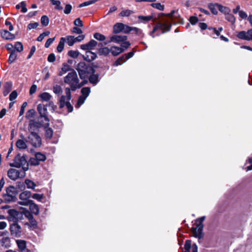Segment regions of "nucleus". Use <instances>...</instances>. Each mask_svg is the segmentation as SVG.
<instances>
[{"label": "nucleus", "mask_w": 252, "mask_h": 252, "mask_svg": "<svg viewBox=\"0 0 252 252\" xmlns=\"http://www.w3.org/2000/svg\"><path fill=\"white\" fill-rule=\"evenodd\" d=\"M51 2L53 5H55V8L57 9H62V7L60 6L61 2L59 0H50Z\"/></svg>", "instance_id": "obj_57"}, {"label": "nucleus", "mask_w": 252, "mask_h": 252, "mask_svg": "<svg viewBox=\"0 0 252 252\" xmlns=\"http://www.w3.org/2000/svg\"><path fill=\"white\" fill-rule=\"evenodd\" d=\"M99 67L94 65L93 63H86L84 62H80L77 65L76 69L81 79H88L91 73H95L96 69Z\"/></svg>", "instance_id": "obj_1"}, {"label": "nucleus", "mask_w": 252, "mask_h": 252, "mask_svg": "<svg viewBox=\"0 0 252 252\" xmlns=\"http://www.w3.org/2000/svg\"><path fill=\"white\" fill-rule=\"evenodd\" d=\"M191 247V241L190 240H187L184 245L185 251L184 252H190Z\"/></svg>", "instance_id": "obj_40"}, {"label": "nucleus", "mask_w": 252, "mask_h": 252, "mask_svg": "<svg viewBox=\"0 0 252 252\" xmlns=\"http://www.w3.org/2000/svg\"><path fill=\"white\" fill-rule=\"evenodd\" d=\"M39 97L42 101L48 102L51 99V95L47 92H44L39 95Z\"/></svg>", "instance_id": "obj_26"}, {"label": "nucleus", "mask_w": 252, "mask_h": 252, "mask_svg": "<svg viewBox=\"0 0 252 252\" xmlns=\"http://www.w3.org/2000/svg\"><path fill=\"white\" fill-rule=\"evenodd\" d=\"M158 30V28L157 27V25L153 27V30L150 32V35L153 37L155 38L156 36H159L161 35V33L159 32H157L156 35L154 33Z\"/></svg>", "instance_id": "obj_49"}, {"label": "nucleus", "mask_w": 252, "mask_h": 252, "mask_svg": "<svg viewBox=\"0 0 252 252\" xmlns=\"http://www.w3.org/2000/svg\"><path fill=\"white\" fill-rule=\"evenodd\" d=\"M153 18H154V16L152 15H150V16H143V15H139L138 17V18L139 20H143V21H145L146 22H148V21L152 20L153 19Z\"/></svg>", "instance_id": "obj_54"}, {"label": "nucleus", "mask_w": 252, "mask_h": 252, "mask_svg": "<svg viewBox=\"0 0 252 252\" xmlns=\"http://www.w3.org/2000/svg\"><path fill=\"white\" fill-rule=\"evenodd\" d=\"M63 85V83L61 82V85L56 84L53 87V92L55 94H59L62 92V89L61 87V85Z\"/></svg>", "instance_id": "obj_43"}, {"label": "nucleus", "mask_w": 252, "mask_h": 252, "mask_svg": "<svg viewBox=\"0 0 252 252\" xmlns=\"http://www.w3.org/2000/svg\"><path fill=\"white\" fill-rule=\"evenodd\" d=\"M151 6L155 8H156L158 10L163 11L164 9V5L163 4H161L160 3H152L151 4Z\"/></svg>", "instance_id": "obj_47"}, {"label": "nucleus", "mask_w": 252, "mask_h": 252, "mask_svg": "<svg viewBox=\"0 0 252 252\" xmlns=\"http://www.w3.org/2000/svg\"><path fill=\"white\" fill-rule=\"evenodd\" d=\"M125 27V25L124 24L122 23H117L113 26V32L117 34L121 32H123Z\"/></svg>", "instance_id": "obj_20"}, {"label": "nucleus", "mask_w": 252, "mask_h": 252, "mask_svg": "<svg viewBox=\"0 0 252 252\" xmlns=\"http://www.w3.org/2000/svg\"><path fill=\"white\" fill-rule=\"evenodd\" d=\"M99 71L96 70L95 73H91L88 77L89 82L93 85H96L99 81V76H100Z\"/></svg>", "instance_id": "obj_14"}, {"label": "nucleus", "mask_w": 252, "mask_h": 252, "mask_svg": "<svg viewBox=\"0 0 252 252\" xmlns=\"http://www.w3.org/2000/svg\"><path fill=\"white\" fill-rule=\"evenodd\" d=\"M17 54L14 50H12L8 58V62L10 64L13 63L17 58Z\"/></svg>", "instance_id": "obj_37"}, {"label": "nucleus", "mask_w": 252, "mask_h": 252, "mask_svg": "<svg viewBox=\"0 0 252 252\" xmlns=\"http://www.w3.org/2000/svg\"><path fill=\"white\" fill-rule=\"evenodd\" d=\"M12 82L11 81L6 82L4 85L3 94L4 96H6L11 91L12 88Z\"/></svg>", "instance_id": "obj_21"}, {"label": "nucleus", "mask_w": 252, "mask_h": 252, "mask_svg": "<svg viewBox=\"0 0 252 252\" xmlns=\"http://www.w3.org/2000/svg\"><path fill=\"white\" fill-rule=\"evenodd\" d=\"M42 125L43 126V124H41L33 120H31L29 123L28 130L31 133H36L35 131Z\"/></svg>", "instance_id": "obj_15"}, {"label": "nucleus", "mask_w": 252, "mask_h": 252, "mask_svg": "<svg viewBox=\"0 0 252 252\" xmlns=\"http://www.w3.org/2000/svg\"><path fill=\"white\" fill-rule=\"evenodd\" d=\"M125 49L117 46H112L111 48V53L114 56H117L121 53L124 52Z\"/></svg>", "instance_id": "obj_23"}, {"label": "nucleus", "mask_w": 252, "mask_h": 252, "mask_svg": "<svg viewBox=\"0 0 252 252\" xmlns=\"http://www.w3.org/2000/svg\"><path fill=\"white\" fill-rule=\"evenodd\" d=\"M67 55L70 57L76 59L79 56V52L77 50H70L68 51Z\"/></svg>", "instance_id": "obj_50"}, {"label": "nucleus", "mask_w": 252, "mask_h": 252, "mask_svg": "<svg viewBox=\"0 0 252 252\" xmlns=\"http://www.w3.org/2000/svg\"><path fill=\"white\" fill-rule=\"evenodd\" d=\"M218 10L221 13H223L225 15L228 14L231 11V9L230 8L227 6H224L220 4H219L218 5Z\"/></svg>", "instance_id": "obj_33"}, {"label": "nucleus", "mask_w": 252, "mask_h": 252, "mask_svg": "<svg viewBox=\"0 0 252 252\" xmlns=\"http://www.w3.org/2000/svg\"><path fill=\"white\" fill-rule=\"evenodd\" d=\"M84 60L91 62L97 58L96 54L91 51H87L85 55L83 56Z\"/></svg>", "instance_id": "obj_17"}, {"label": "nucleus", "mask_w": 252, "mask_h": 252, "mask_svg": "<svg viewBox=\"0 0 252 252\" xmlns=\"http://www.w3.org/2000/svg\"><path fill=\"white\" fill-rule=\"evenodd\" d=\"M27 158V156L26 155L21 156L20 153H18L13 159V162L10 163L9 165L18 168L22 166V170L26 172L29 169V163Z\"/></svg>", "instance_id": "obj_2"}, {"label": "nucleus", "mask_w": 252, "mask_h": 252, "mask_svg": "<svg viewBox=\"0 0 252 252\" xmlns=\"http://www.w3.org/2000/svg\"><path fill=\"white\" fill-rule=\"evenodd\" d=\"M3 197L6 203L15 202L17 199V197H15V196H12L7 193L3 195Z\"/></svg>", "instance_id": "obj_29"}, {"label": "nucleus", "mask_w": 252, "mask_h": 252, "mask_svg": "<svg viewBox=\"0 0 252 252\" xmlns=\"http://www.w3.org/2000/svg\"><path fill=\"white\" fill-rule=\"evenodd\" d=\"M127 39V37L126 35H114L110 37V42H114L115 43H120L125 41Z\"/></svg>", "instance_id": "obj_19"}, {"label": "nucleus", "mask_w": 252, "mask_h": 252, "mask_svg": "<svg viewBox=\"0 0 252 252\" xmlns=\"http://www.w3.org/2000/svg\"><path fill=\"white\" fill-rule=\"evenodd\" d=\"M25 225H28L31 229H35L37 227V221L34 218L30 219L29 222H26Z\"/></svg>", "instance_id": "obj_31"}, {"label": "nucleus", "mask_w": 252, "mask_h": 252, "mask_svg": "<svg viewBox=\"0 0 252 252\" xmlns=\"http://www.w3.org/2000/svg\"><path fill=\"white\" fill-rule=\"evenodd\" d=\"M72 6L70 4H66L64 9V13L68 14L70 13L72 9Z\"/></svg>", "instance_id": "obj_64"}, {"label": "nucleus", "mask_w": 252, "mask_h": 252, "mask_svg": "<svg viewBox=\"0 0 252 252\" xmlns=\"http://www.w3.org/2000/svg\"><path fill=\"white\" fill-rule=\"evenodd\" d=\"M132 31H134V33L137 35L144 36V33L142 32V31L136 27H132Z\"/></svg>", "instance_id": "obj_58"}, {"label": "nucleus", "mask_w": 252, "mask_h": 252, "mask_svg": "<svg viewBox=\"0 0 252 252\" xmlns=\"http://www.w3.org/2000/svg\"><path fill=\"white\" fill-rule=\"evenodd\" d=\"M16 145L20 149H25L27 147L25 142L22 139L18 140L16 143Z\"/></svg>", "instance_id": "obj_35"}, {"label": "nucleus", "mask_w": 252, "mask_h": 252, "mask_svg": "<svg viewBox=\"0 0 252 252\" xmlns=\"http://www.w3.org/2000/svg\"><path fill=\"white\" fill-rule=\"evenodd\" d=\"M35 157L40 162V161H44L46 159V156L40 152H37L35 154Z\"/></svg>", "instance_id": "obj_36"}, {"label": "nucleus", "mask_w": 252, "mask_h": 252, "mask_svg": "<svg viewBox=\"0 0 252 252\" xmlns=\"http://www.w3.org/2000/svg\"><path fill=\"white\" fill-rule=\"evenodd\" d=\"M17 188L19 189L21 191L25 190L26 188V184L25 182H18L16 185Z\"/></svg>", "instance_id": "obj_60"}, {"label": "nucleus", "mask_w": 252, "mask_h": 252, "mask_svg": "<svg viewBox=\"0 0 252 252\" xmlns=\"http://www.w3.org/2000/svg\"><path fill=\"white\" fill-rule=\"evenodd\" d=\"M29 162L31 165L33 166H37L40 164L39 162L38 161V160L36 159L35 157L31 158L29 159Z\"/></svg>", "instance_id": "obj_56"}, {"label": "nucleus", "mask_w": 252, "mask_h": 252, "mask_svg": "<svg viewBox=\"0 0 252 252\" xmlns=\"http://www.w3.org/2000/svg\"><path fill=\"white\" fill-rule=\"evenodd\" d=\"M175 11L174 10H172L170 13L166 14V16L169 17L171 22L175 21L177 24H184V19L180 16L179 15L175 14Z\"/></svg>", "instance_id": "obj_11"}, {"label": "nucleus", "mask_w": 252, "mask_h": 252, "mask_svg": "<svg viewBox=\"0 0 252 252\" xmlns=\"http://www.w3.org/2000/svg\"><path fill=\"white\" fill-rule=\"evenodd\" d=\"M0 35L2 38L5 40H13L15 39V36L6 30H3L0 31Z\"/></svg>", "instance_id": "obj_18"}, {"label": "nucleus", "mask_w": 252, "mask_h": 252, "mask_svg": "<svg viewBox=\"0 0 252 252\" xmlns=\"http://www.w3.org/2000/svg\"><path fill=\"white\" fill-rule=\"evenodd\" d=\"M126 62V58L124 55L120 57L114 63V66H118Z\"/></svg>", "instance_id": "obj_44"}, {"label": "nucleus", "mask_w": 252, "mask_h": 252, "mask_svg": "<svg viewBox=\"0 0 252 252\" xmlns=\"http://www.w3.org/2000/svg\"><path fill=\"white\" fill-rule=\"evenodd\" d=\"M31 192L30 191L26 190L22 192L19 195V198L22 201L19 202V204L22 205H24L23 204L24 202L30 200L28 199L31 197Z\"/></svg>", "instance_id": "obj_16"}, {"label": "nucleus", "mask_w": 252, "mask_h": 252, "mask_svg": "<svg viewBox=\"0 0 252 252\" xmlns=\"http://www.w3.org/2000/svg\"><path fill=\"white\" fill-rule=\"evenodd\" d=\"M91 92V89L90 87H85L82 88L81 90V96H84L86 98L89 96Z\"/></svg>", "instance_id": "obj_34"}, {"label": "nucleus", "mask_w": 252, "mask_h": 252, "mask_svg": "<svg viewBox=\"0 0 252 252\" xmlns=\"http://www.w3.org/2000/svg\"><path fill=\"white\" fill-rule=\"evenodd\" d=\"M28 139L30 143L34 147H39L41 145V139L37 133H30Z\"/></svg>", "instance_id": "obj_10"}, {"label": "nucleus", "mask_w": 252, "mask_h": 252, "mask_svg": "<svg viewBox=\"0 0 252 252\" xmlns=\"http://www.w3.org/2000/svg\"><path fill=\"white\" fill-rule=\"evenodd\" d=\"M219 5V3H210L208 4V8L213 14L217 15L218 14Z\"/></svg>", "instance_id": "obj_24"}, {"label": "nucleus", "mask_w": 252, "mask_h": 252, "mask_svg": "<svg viewBox=\"0 0 252 252\" xmlns=\"http://www.w3.org/2000/svg\"><path fill=\"white\" fill-rule=\"evenodd\" d=\"M35 114V110L33 109H30L26 113V117L27 119L32 118Z\"/></svg>", "instance_id": "obj_59"}, {"label": "nucleus", "mask_w": 252, "mask_h": 252, "mask_svg": "<svg viewBox=\"0 0 252 252\" xmlns=\"http://www.w3.org/2000/svg\"><path fill=\"white\" fill-rule=\"evenodd\" d=\"M134 12L133 11L126 9L122 11L119 14L120 17H128L131 14H133Z\"/></svg>", "instance_id": "obj_42"}, {"label": "nucleus", "mask_w": 252, "mask_h": 252, "mask_svg": "<svg viewBox=\"0 0 252 252\" xmlns=\"http://www.w3.org/2000/svg\"><path fill=\"white\" fill-rule=\"evenodd\" d=\"M26 175L25 171L10 168L7 171V176L11 180L15 181L19 178H24Z\"/></svg>", "instance_id": "obj_8"}, {"label": "nucleus", "mask_w": 252, "mask_h": 252, "mask_svg": "<svg viewBox=\"0 0 252 252\" xmlns=\"http://www.w3.org/2000/svg\"><path fill=\"white\" fill-rule=\"evenodd\" d=\"M205 216H203L195 220L196 223V227H192L191 228V231L193 235L195 238L201 239L203 237V229L204 225L203 222L205 219Z\"/></svg>", "instance_id": "obj_3"}, {"label": "nucleus", "mask_w": 252, "mask_h": 252, "mask_svg": "<svg viewBox=\"0 0 252 252\" xmlns=\"http://www.w3.org/2000/svg\"><path fill=\"white\" fill-rule=\"evenodd\" d=\"M6 192L7 194L11 195L12 196H15V197H16V196L18 193L17 188L12 186L8 187L6 189Z\"/></svg>", "instance_id": "obj_22"}, {"label": "nucleus", "mask_w": 252, "mask_h": 252, "mask_svg": "<svg viewBox=\"0 0 252 252\" xmlns=\"http://www.w3.org/2000/svg\"><path fill=\"white\" fill-rule=\"evenodd\" d=\"M0 242L1 243L2 246L6 248H9L11 246L10 240L8 237L3 238Z\"/></svg>", "instance_id": "obj_32"}, {"label": "nucleus", "mask_w": 252, "mask_h": 252, "mask_svg": "<svg viewBox=\"0 0 252 252\" xmlns=\"http://www.w3.org/2000/svg\"><path fill=\"white\" fill-rule=\"evenodd\" d=\"M16 7L17 9H19L20 7L22 8L21 12L26 13L28 9L26 8V4L24 1H22L20 4L16 5Z\"/></svg>", "instance_id": "obj_45"}, {"label": "nucleus", "mask_w": 252, "mask_h": 252, "mask_svg": "<svg viewBox=\"0 0 252 252\" xmlns=\"http://www.w3.org/2000/svg\"><path fill=\"white\" fill-rule=\"evenodd\" d=\"M7 213L9 216L6 219L9 221H12L13 223L18 222L19 220L24 219L23 213L15 209H9Z\"/></svg>", "instance_id": "obj_5"}, {"label": "nucleus", "mask_w": 252, "mask_h": 252, "mask_svg": "<svg viewBox=\"0 0 252 252\" xmlns=\"http://www.w3.org/2000/svg\"><path fill=\"white\" fill-rule=\"evenodd\" d=\"M47 105L43 104H39L37 105V109L40 114L39 119L43 122V126H48L49 124V119L48 117V112L47 109Z\"/></svg>", "instance_id": "obj_4"}, {"label": "nucleus", "mask_w": 252, "mask_h": 252, "mask_svg": "<svg viewBox=\"0 0 252 252\" xmlns=\"http://www.w3.org/2000/svg\"><path fill=\"white\" fill-rule=\"evenodd\" d=\"M49 19L46 15H43L41 18V23L43 26H47L49 24Z\"/></svg>", "instance_id": "obj_51"}, {"label": "nucleus", "mask_w": 252, "mask_h": 252, "mask_svg": "<svg viewBox=\"0 0 252 252\" xmlns=\"http://www.w3.org/2000/svg\"><path fill=\"white\" fill-rule=\"evenodd\" d=\"M66 42L69 46H72L75 43L74 36L67 35L64 37V43Z\"/></svg>", "instance_id": "obj_28"}, {"label": "nucleus", "mask_w": 252, "mask_h": 252, "mask_svg": "<svg viewBox=\"0 0 252 252\" xmlns=\"http://www.w3.org/2000/svg\"><path fill=\"white\" fill-rule=\"evenodd\" d=\"M14 46L17 52H21L23 50V46L20 42H16Z\"/></svg>", "instance_id": "obj_55"}, {"label": "nucleus", "mask_w": 252, "mask_h": 252, "mask_svg": "<svg viewBox=\"0 0 252 252\" xmlns=\"http://www.w3.org/2000/svg\"><path fill=\"white\" fill-rule=\"evenodd\" d=\"M9 230L11 236L19 238L21 236L22 228L18 222H15L11 224L9 227Z\"/></svg>", "instance_id": "obj_9"}, {"label": "nucleus", "mask_w": 252, "mask_h": 252, "mask_svg": "<svg viewBox=\"0 0 252 252\" xmlns=\"http://www.w3.org/2000/svg\"><path fill=\"white\" fill-rule=\"evenodd\" d=\"M45 126V135L47 138L51 139L52 137L53 134V131L52 128L49 127H46L48 126Z\"/></svg>", "instance_id": "obj_41"}, {"label": "nucleus", "mask_w": 252, "mask_h": 252, "mask_svg": "<svg viewBox=\"0 0 252 252\" xmlns=\"http://www.w3.org/2000/svg\"><path fill=\"white\" fill-rule=\"evenodd\" d=\"M23 204L24 206H29L31 212L35 215H37L39 213V207L38 205L35 204L33 200L27 201Z\"/></svg>", "instance_id": "obj_12"}, {"label": "nucleus", "mask_w": 252, "mask_h": 252, "mask_svg": "<svg viewBox=\"0 0 252 252\" xmlns=\"http://www.w3.org/2000/svg\"><path fill=\"white\" fill-rule=\"evenodd\" d=\"M94 37L99 41H104L106 39V37L103 34L99 32H95L94 34Z\"/></svg>", "instance_id": "obj_46"}, {"label": "nucleus", "mask_w": 252, "mask_h": 252, "mask_svg": "<svg viewBox=\"0 0 252 252\" xmlns=\"http://www.w3.org/2000/svg\"><path fill=\"white\" fill-rule=\"evenodd\" d=\"M189 22L192 25H195L199 21L198 18L196 16H190L189 19Z\"/></svg>", "instance_id": "obj_63"}, {"label": "nucleus", "mask_w": 252, "mask_h": 252, "mask_svg": "<svg viewBox=\"0 0 252 252\" xmlns=\"http://www.w3.org/2000/svg\"><path fill=\"white\" fill-rule=\"evenodd\" d=\"M79 82L76 72L74 69H71L67 75L64 77V82L70 85L71 89L72 86L76 85Z\"/></svg>", "instance_id": "obj_6"}, {"label": "nucleus", "mask_w": 252, "mask_h": 252, "mask_svg": "<svg viewBox=\"0 0 252 252\" xmlns=\"http://www.w3.org/2000/svg\"><path fill=\"white\" fill-rule=\"evenodd\" d=\"M97 50L98 51V54L100 56L103 55L106 56L111 52V49H109L107 47L101 48H97Z\"/></svg>", "instance_id": "obj_25"}, {"label": "nucleus", "mask_w": 252, "mask_h": 252, "mask_svg": "<svg viewBox=\"0 0 252 252\" xmlns=\"http://www.w3.org/2000/svg\"><path fill=\"white\" fill-rule=\"evenodd\" d=\"M97 0H91L87 1H85L81 4H80L78 6V7L81 8L84 6H87L90 5L91 4H94L95 2H96Z\"/></svg>", "instance_id": "obj_48"}, {"label": "nucleus", "mask_w": 252, "mask_h": 252, "mask_svg": "<svg viewBox=\"0 0 252 252\" xmlns=\"http://www.w3.org/2000/svg\"><path fill=\"white\" fill-rule=\"evenodd\" d=\"M97 42L95 40L91 39L88 43L81 45L80 48L86 51H91L94 47L97 46Z\"/></svg>", "instance_id": "obj_13"}, {"label": "nucleus", "mask_w": 252, "mask_h": 252, "mask_svg": "<svg viewBox=\"0 0 252 252\" xmlns=\"http://www.w3.org/2000/svg\"><path fill=\"white\" fill-rule=\"evenodd\" d=\"M65 106L67 109L68 112H71L73 111V107L69 101H65V96H64V106Z\"/></svg>", "instance_id": "obj_52"}, {"label": "nucleus", "mask_w": 252, "mask_h": 252, "mask_svg": "<svg viewBox=\"0 0 252 252\" xmlns=\"http://www.w3.org/2000/svg\"><path fill=\"white\" fill-rule=\"evenodd\" d=\"M225 19L228 22H230L232 24H234L236 21L235 16L230 13L225 15Z\"/></svg>", "instance_id": "obj_38"}, {"label": "nucleus", "mask_w": 252, "mask_h": 252, "mask_svg": "<svg viewBox=\"0 0 252 252\" xmlns=\"http://www.w3.org/2000/svg\"><path fill=\"white\" fill-rule=\"evenodd\" d=\"M25 183L28 189H34L36 187L35 184L30 179H26Z\"/></svg>", "instance_id": "obj_39"}, {"label": "nucleus", "mask_w": 252, "mask_h": 252, "mask_svg": "<svg viewBox=\"0 0 252 252\" xmlns=\"http://www.w3.org/2000/svg\"><path fill=\"white\" fill-rule=\"evenodd\" d=\"M50 32L49 31H46L45 32H43L39 35V36L37 38V40L39 42L42 41L44 38L46 36H48L50 34Z\"/></svg>", "instance_id": "obj_53"}, {"label": "nucleus", "mask_w": 252, "mask_h": 252, "mask_svg": "<svg viewBox=\"0 0 252 252\" xmlns=\"http://www.w3.org/2000/svg\"><path fill=\"white\" fill-rule=\"evenodd\" d=\"M158 30H161V34L168 32L171 31L172 26V22L169 20L162 19V21L158 22L156 23Z\"/></svg>", "instance_id": "obj_7"}, {"label": "nucleus", "mask_w": 252, "mask_h": 252, "mask_svg": "<svg viewBox=\"0 0 252 252\" xmlns=\"http://www.w3.org/2000/svg\"><path fill=\"white\" fill-rule=\"evenodd\" d=\"M82 80H83V81H81L80 83H79V82L77 84H76V85H75L74 86L73 85L72 86V91H76V89L81 88L82 87H83V86H84L85 85L87 84L88 83V81L87 79H82Z\"/></svg>", "instance_id": "obj_30"}, {"label": "nucleus", "mask_w": 252, "mask_h": 252, "mask_svg": "<svg viewBox=\"0 0 252 252\" xmlns=\"http://www.w3.org/2000/svg\"><path fill=\"white\" fill-rule=\"evenodd\" d=\"M57 50L58 52H62L63 51V37L60 38L59 45L57 46Z\"/></svg>", "instance_id": "obj_62"}, {"label": "nucleus", "mask_w": 252, "mask_h": 252, "mask_svg": "<svg viewBox=\"0 0 252 252\" xmlns=\"http://www.w3.org/2000/svg\"><path fill=\"white\" fill-rule=\"evenodd\" d=\"M16 243L20 252L24 251L27 248L26 242L24 240H16Z\"/></svg>", "instance_id": "obj_27"}, {"label": "nucleus", "mask_w": 252, "mask_h": 252, "mask_svg": "<svg viewBox=\"0 0 252 252\" xmlns=\"http://www.w3.org/2000/svg\"><path fill=\"white\" fill-rule=\"evenodd\" d=\"M39 23L38 22L31 23L28 24L27 29L28 30H31L32 29H36Z\"/></svg>", "instance_id": "obj_61"}]
</instances>
